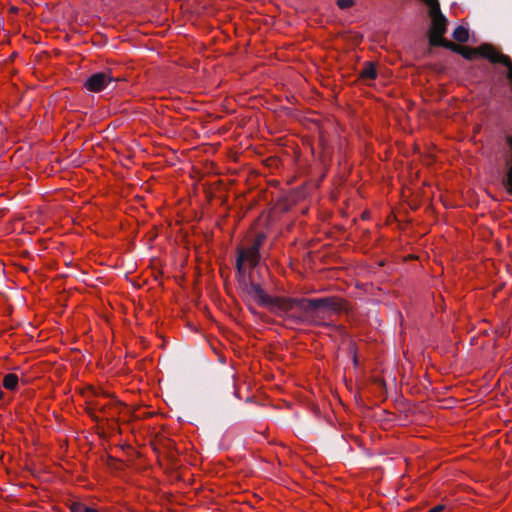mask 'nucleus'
Listing matches in <instances>:
<instances>
[{"label": "nucleus", "instance_id": "obj_16", "mask_svg": "<svg viewBox=\"0 0 512 512\" xmlns=\"http://www.w3.org/2000/svg\"><path fill=\"white\" fill-rule=\"evenodd\" d=\"M320 325H322V326H332V327L337 328V329H342L341 326L332 325L330 323H321Z\"/></svg>", "mask_w": 512, "mask_h": 512}, {"label": "nucleus", "instance_id": "obj_8", "mask_svg": "<svg viewBox=\"0 0 512 512\" xmlns=\"http://www.w3.org/2000/svg\"><path fill=\"white\" fill-rule=\"evenodd\" d=\"M443 35L444 34H437V33L430 32L429 33V44L434 47L441 46V47H444V48L450 50V47H451L450 45L453 44V42L446 40L443 37Z\"/></svg>", "mask_w": 512, "mask_h": 512}, {"label": "nucleus", "instance_id": "obj_1", "mask_svg": "<svg viewBox=\"0 0 512 512\" xmlns=\"http://www.w3.org/2000/svg\"><path fill=\"white\" fill-rule=\"evenodd\" d=\"M290 312L297 309V312L287 315L295 324H311L315 322V312L319 309H327L335 313L347 311L346 302L335 296L322 298H291Z\"/></svg>", "mask_w": 512, "mask_h": 512}, {"label": "nucleus", "instance_id": "obj_12", "mask_svg": "<svg viewBox=\"0 0 512 512\" xmlns=\"http://www.w3.org/2000/svg\"><path fill=\"white\" fill-rule=\"evenodd\" d=\"M336 4L340 9L344 10L352 7L354 5V0H337Z\"/></svg>", "mask_w": 512, "mask_h": 512}, {"label": "nucleus", "instance_id": "obj_15", "mask_svg": "<svg viewBox=\"0 0 512 512\" xmlns=\"http://www.w3.org/2000/svg\"><path fill=\"white\" fill-rule=\"evenodd\" d=\"M444 510V505H437L431 509H429L427 512H441Z\"/></svg>", "mask_w": 512, "mask_h": 512}, {"label": "nucleus", "instance_id": "obj_5", "mask_svg": "<svg viewBox=\"0 0 512 512\" xmlns=\"http://www.w3.org/2000/svg\"><path fill=\"white\" fill-rule=\"evenodd\" d=\"M119 81V78H115L112 76L110 71H102L93 73L90 75L85 83L84 87L91 92H101L108 88L113 83Z\"/></svg>", "mask_w": 512, "mask_h": 512}, {"label": "nucleus", "instance_id": "obj_13", "mask_svg": "<svg viewBox=\"0 0 512 512\" xmlns=\"http://www.w3.org/2000/svg\"><path fill=\"white\" fill-rule=\"evenodd\" d=\"M87 508L86 505L81 503H73L70 507L71 512H84V510Z\"/></svg>", "mask_w": 512, "mask_h": 512}, {"label": "nucleus", "instance_id": "obj_10", "mask_svg": "<svg viewBox=\"0 0 512 512\" xmlns=\"http://www.w3.org/2000/svg\"><path fill=\"white\" fill-rule=\"evenodd\" d=\"M19 377L14 373L6 374L3 378L2 385L5 389L14 391L17 389Z\"/></svg>", "mask_w": 512, "mask_h": 512}, {"label": "nucleus", "instance_id": "obj_4", "mask_svg": "<svg viewBox=\"0 0 512 512\" xmlns=\"http://www.w3.org/2000/svg\"><path fill=\"white\" fill-rule=\"evenodd\" d=\"M429 7V15L431 17L430 32L437 34H445L447 31L448 20L441 12L438 0H422Z\"/></svg>", "mask_w": 512, "mask_h": 512}, {"label": "nucleus", "instance_id": "obj_6", "mask_svg": "<svg viewBox=\"0 0 512 512\" xmlns=\"http://www.w3.org/2000/svg\"><path fill=\"white\" fill-rule=\"evenodd\" d=\"M265 240H266L265 233L259 232V233H257V235L253 241V244L250 247H248V248L239 247L237 249V252L238 251L244 252L246 257L248 258V264H249L250 268H255L259 264L260 259H261L260 248L263 245Z\"/></svg>", "mask_w": 512, "mask_h": 512}, {"label": "nucleus", "instance_id": "obj_2", "mask_svg": "<svg viewBox=\"0 0 512 512\" xmlns=\"http://www.w3.org/2000/svg\"><path fill=\"white\" fill-rule=\"evenodd\" d=\"M450 50L452 52L460 54L466 60H473L477 56L484 57L488 59L491 63L496 64L500 63L507 68L506 77L510 82V89L512 91V60L509 56L497 52L491 45L482 44L479 47H466L458 44H451Z\"/></svg>", "mask_w": 512, "mask_h": 512}, {"label": "nucleus", "instance_id": "obj_20", "mask_svg": "<svg viewBox=\"0 0 512 512\" xmlns=\"http://www.w3.org/2000/svg\"><path fill=\"white\" fill-rule=\"evenodd\" d=\"M4 396V393L0 390V399H2Z\"/></svg>", "mask_w": 512, "mask_h": 512}, {"label": "nucleus", "instance_id": "obj_7", "mask_svg": "<svg viewBox=\"0 0 512 512\" xmlns=\"http://www.w3.org/2000/svg\"><path fill=\"white\" fill-rule=\"evenodd\" d=\"M246 262L248 263V258L246 257L244 252L238 251L235 266H236V280H237L240 290L244 286H247V284L252 281L250 279V276L247 274V271L245 268Z\"/></svg>", "mask_w": 512, "mask_h": 512}, {"label": "nucleus", "instance_id": "obj_17", "mask_svg": "<svg viewBox=\"0 0 512 512\" xmlns=\"http://www.w3.org/2000/svg\"><path fill=\"white\" fill-rule=\"evenodd\" d=\"M218 407L221 408V409H225L226 408V405L225 403H223L222 401H218Z\"/></svg>", "mask_w": 512, "mask_h": 512}, {"label": "nucleus", "instance_id": "obj_18", "mask_svg": "<svg viewBox=\"0 0 512 512\" xmlns=\"http://www.w3.org/2000/svg\"><path fill=\"white\" fill-rule=\"evenodd\" d=\"M84 512H98L96 509L88 507L84 510Z\"/></svg>", "mask_w": 512, "mask_h": 512}, {"label": "nucleus", "instance_id": "obj_11", "mask_svg": "<svg viewBox=\"0 0 512 512\" xmlns=\"http://www.w3.org/2000/svg\"><path fill=\"white\" fill-rule=\"evenodd\" d=\"M452 36L457 42L465 43L469 39V32L464 26H457L454 29Z\"/></svg>", "mask_w": 512, "mask_h": 512}, {"label": "nucleus", "instance_id": "obj_19", "mask_svg": "<svg viewBox=\"0 0 512 512\" xmlns=\"http://www.w3.org/2000/svg\"><path fill=\"white\" fill-rule=\"evenodd\" d=\"M11 11H12L13 13H16V12L18 11V9H17L16 7H11Z\"/></svg>", "mask_w": 512, "mask_h": 512}, {"label": "nucleus", "instance_id": "obj_3", "mask_svg": "<svg viewBox=\"0 0 512 512\" xmlns=\"http://www.w3.org/2000/svg\"><path fill=\"white\" fill-rule=\"evenodd\" d=\"M242 293L256 301L259 305L269 308L273 313L281 315L290 312L291 297H272L262 287L251 281L241 289Z\"/></svg>", "mask_w": 512, "mask_h": 512}, {"label": "nucleus", "instance_id": "obj_14", "mask_svg": "<svg viewBox=\"0 0 512 512\" xmlns=\"http://www.w3.org/2000/svg\"><path fill=\"white\" fill-rule=\"evenodd\" d=\"M228 390H229L228 391V395H232L233 397L238 398L236 386H235V383L233 381H230L229 389Z\"/></svg>", "mask_w": 512, "mask_h": 512}, {"label": "nucleus", "instance_id": "obj_9", "mask_svg": "<svg viewBox=\"0 0 512 512\" xmlns=\"http://www.w3.org/2000/svg\"><path fill=\"white\" fill-rule=\"evenodd\" d=\"M359 76L364 80H374L377 77V70L372 62H365L359 72Z\"/></svg>", "mask_w": 512, "mask_h": 512}]
</instances>
